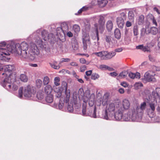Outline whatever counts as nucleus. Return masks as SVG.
Here are the masks:
<instances>
[{
    "label": "nucleus",
    "instance_id": "obj_41",
    "mask_svg": "<svg viewBox=\"0 0 160 160\" xmlns=\"http://www.w3.org/2000/svg\"><path fill=\"white\" fill-rule=\"evenodd\" d=\"M99 77V76L98 74L97 73H93L91 77V78L92 79L95 80L97 79H98Z\"/></svg>",
    "mask_w": 160,
    "mask_h": 160
},
{
    "label": "nucleus",
    "instance_id": "obj_5",
    "mask_svg": "<svg viewBox=\"0 0 160 160\" xmlns=\"http://www.w3.org/2000/svg\"><path fill=\"white\" fill-rule=\"evenodd\" d=\"M13 42L8 44L6 46V42H0V58L2 60L6 61L8 60L10 58L8 56L10 54V53H12V51H9V49H12L13 46Z\"/></svg>",
    "mask_w": 160,
    "mask_h": 160
},
{
    "label": "nucleus",
    "instance_id": "obj_17",
    "mask_svg": "<svg viewBox=\"0 0 160 160\" xmlns=\"http://www.w3.org/2000/svg\"><path fill=\"white\" fill-rule=\"evenodd\" d=\"M128 76L132 79L135 78L139 79L140 78V74L138 72H137L136 73H133L132 72H130L128 74Z\"/></svg>",
    "mask_w": 160,
    "mask_h": 160
},
{
    "label": "nucleus",
    "instance_id": "obj_59",
    "mask_svg": "<svg viewBox=\"0 0 160 160\" xmlns=\"http://www.w3.org/2000/svg\"><path fill=\"white\" fill-rule=\"evenodd\" d=\"M92 73V70H89L87 71H86V75L88 76H89L91 75Z\"/></svg>",
    "mask_w": 160,
    "mask_h": 160
},
{
    "label": "nucleus",
    "instance_id": "obj_52",
    "mask_svg": "<svg viewBox=\"0 0 160 160\" xmlns=\"http://www.w3.org/2000/svg\"><path fill=\"white\" fill-rule=\"evenodd\" d=\"M120 85L124 88H127L128 87V84L125 82H121Z\"/></svg>",
    "mask_w": 160,
    "mask_h": 160
},
{
    "label": "nucleus",
    "instance_id": "obj_21",
    "mask_svg": "<svg viewBox=\"0 0 160 160\" xmlns=\"http://www.w3.org/2000/svg\"><path fill=\"white\" fill-rule=\"evenodd\" d=\"M106 27L108 30L110 31L113 28V24L111 20L107 21L106 24Z\"/></svg>",
    "mask_w": 160,
    "mask_h": 160
},
{
    "label": "nucleus",
    "instance_id": "obj_2",
    "mask_svg": "<svg viewBox=\"0 0 160 160\" xmlns=\"http://www.w3.org/2000/svg\"><path fill=\"white\" fill-rule=\"evenodd\" d=\"M13 47L12 49L10 48L9 50L16 55H20L21 59L23 61L28 59L33 60L39 53L37 46L34 43L30 44L29 50L28 45L25 42L21 44L13 43Z\"/></svg>",
    "mask_w": 160,
    "mask_h": 160
},
{
    "label": "nucleus",
    "instance_id": "obj_4",
    "mask_svg": "<svg viewBox=\"0 0 160 160\" xmlns=\"http://www.w3.org/2000/svg\"><path fill=\"white\" fill-rule=\"evenodd\" d=\"M110 101H82V115L84 116H88L93 118H97V112H99L98 109L104 106L105 107L106 110L108 102Z\"/></svg>",
    "mask_w": 160,
    "mask_h": 160
},
{
    "label": "nucleus",
    "instance_id": "obj_36",
    "mask_svg": "<svg viewBox=\"0 0 160 160\" xmlns=\"http://www.w3.org/2000/svg\"><path fill=\"white\" fill-rule=\"evenodd\" d=\"M73 29L74 32L76 33L80 31V28L79 26L76 24H75L73 26Z\"/></svg>",
    "mask_w": 160,
    "mask_h": 160
},
{
    "label": "nucleus",
    "instance_id": "obj_50",
    "mask_svg": "<svg viewBox=\"0 0 160 160\" xmlns=\"http://www.w3.org/2000/svg\"><path fill=\"white\" fill-rule=\"evenodd\" d=\"M18 88V86L15 84H13V83H12V90H13V91H16L17 90Z\"/></svg>",
    "mask_w": 160,
    "mask_h": 160
},
{
    "label": "nucleus",
    "instance_id": "obj_18",
    "mask_svg": "<svg viewBox=\"0 0 160 160\" xmlns=\"http://www.w3.org/2000/svg\"><path fill=\"white\" fill-rule=\"evenodd\" d=\"M61 29L64 34L67 32L68 31V26L66 22H63L61 25Z\"/></svg>",
    "mask_w": 160,
    "mask_h": 160
},
{
    "label": "nucleus",
    "instance_id": "obj_53",
    "mask_svg": "<svg viewBox=\"0 0 160 160\" xmlns=\"http://www.w3.org/2000/svg\"><path fill=\"white\" fill-rule=\"evenodd\" d=\"M88 8V7H83L78 11V13L79 14L81 13L82 11L87 10Z\"/></svg>",
    "mask_w": 160,
    "mask_h": 160
},
{
    "label": "nucleus",
    "instance_id": "obj_45",
    "mask_svg": "<svg viewBox=\"0 0 160 160\" xmlns=\"http://www.w3.org/2000/svg\"><path fill=\"white\" fill-rule=\"evenodd\" d=\"M110 97V94L108 93H106L103 96V99H104V100H108L109 98Z\"/></svg>",
    "mask_w": 160,
    "mask_h": 160
},
{
    "label": "nucleus",
    "instance_id": "obj_60",
    "mask_svg": "<svg viewBox=\"0 0 160 160\" xmlns=\"http://www.w3.org/2000/svg\"><path fill=\"white\" fill-rule=\"evenodd\" d=\"M80 61L81 63L82 64L85 63L86 62V60L83 58H81L80 60Z\"/></svg>",
    "mask_w": 160,
    "mask_h": 160
},
{
    "label": "nucleus",
    "instance_id": "obj_1",
    "mask_svg": "<svg viewBox=\"0 0 160 160\" xmlns=\"http://www.w3.org/2000/svg\"><path fill=\"white\" fill-rule=\"evenodd\" d=\"M157 104L155 101L148 103L145 101L132 108L127 114H123L124 112L130 107L129 101H110L108 102L102 117L107 120L140 122L144 111L145 110L148 115L153 113Z\"/></svg>",
    "mask_w": 160,
    "mask_h": 160
},
{
    "label": "nucleus",
    "instance_id": "obj_49",
    "mask_svg": "<svg viewBox=\"0 0 160 160\" xmlns=\"http://www.w3.org/2000/svg\"><path fill=\"white\" fill-rule=\"evenodd\" d=\"M127 12L125 10L122 11L120 13V15L121 17H122L123 18H125L126 17V14Z\"/></svg>",
    "mask_w": 160,
    "mask_h": 160
},
{
    "label": "nucleus",
    "instance_id": "obj_11",
    "mask_svg": "<svg viewBox=\"0 0 160 160\" xmlns=\"http://www.w3.org/2000/svg\"><path fill=\"white\" fill-rule=\"evenodd\" d=\"M82 40L83 49L86 50L88 46L90 44V39L89 34L83 33L82 36Z\"/></svg>",
    "mask_w": 160,
    "mask_h": 160
},
{
    "label": "nucleus",
    "instance_id": "obj_8",
    "mask_svg": "<svg viewBox=\"0 0 160 160\" xmlns=\"http://www.w3.org/2000/svg\"><path fill=\"white\" fill-rule=\"evenodd\" d=\"M12 76L9 75L2 82V85L5 89L9 91H11L12 86V83L15 81L14 78H12Z\"/></svg>",
    "mask_w": 160,
    "mask_h": 160
},
{
    "label": "nucleus",
    "instance_id": "obj_51",
    "mask_svg": "<svg viewBox=\"0 0 160 160\" xmlns=\"http://www.w3.org/2000/svg\"><path fill=\"white\" fill-rule=\"evenodd\" d=\"M155 102H157V104H158V106L157 108V111L158 113L160 114V101H159L158 102H157V101H155ZM157 105H156V106Z\"/></svg>",
    "mask_w": 160,
    "mask_h": 160
},
{
    "label": "nucleus",
    "instance_id": "obj_26",
    "mask_svg": "<svg viewBox=\"0 0 160 160\" xmlns=\"http://www.w3.org/2000/svg\"><path fill=\"white\" fill-rule=\"evenodd\" d=\"M144 17L143 15L139 16L137 20L138 24L140 25H142L144 22Z\"/></svg>",
    "mask_w": 160,
    "mask_h": 160
},
{
    "label": "nucleus",
    "instance_id": "obj_3",
    "mask_svg": "<svg viewBox=\"0 0 160 160\" xmlns=\"http://www.w3.org/2000/svg\"><path fill=\"white\" fill-rule=\"evenodd\" d=\"M40 102L48 104L57 109L69 112H72L74 109L76 111L81 109V105H83L82 101H58L55 102L54 101H40Z\"/></svg>",
    "mask_w": 160,
    "mask_h": 160
},
{
    "label": "nucleus",
    "instance_id": "obj_48",
    "mask_svg": "<svg viewBox=\"0 0 160 160\" xmlns=\"http://www.w3.org/2000/svg\"><path fill=\"white\" fill-rule=\"evenodd\" d=\"M78 94L80 95L82 97H83L84 95L83 89L82 88H80L78 91Z\"/></svg>",
    "mask_w": 160,
    "mask_h": 160
},
{
    "label": "nucleus",
    "instance_id": "obj_9",
    "mask_svg": "<svg viewBox=\"0 0 160 160\" xmlns=\"http://www.w3.org/2000/svg\"><path fill=\"white\" fill-rule=\"evenodd\" d=\"M155 75V74L152 71H147L144 74V78L143 79V82H156V79L154 78Z\"/></svg>",
    "mask_w": 160,
    "mask_h": 160
},
{
    "label": "nucleus",
    "instance_id": "obj_10",
    "mask_svg": "<svg viewBox=\"0 0 160 160\" xmlns=\"http://www.w3.org/2000/svg\"><path fill=\"white\" fill-rule=\"evenodd\" d=\"M67 85L66 82H63L61 87L59 88H56L55 86H53V90L56 92L55 96L57 98H59L61 97L62 92L67 89Z\"/></svg>",
    "mask_w": 160,
    "mask_h": 160
},
{
    "label": "nucleus",
    "instance_id": "obj_40",
    "mask_svg": "<svg viewBox=\"0 0 160 160\" xmlns=\"http://www.w3.org/2000/svg\"><path fill=\"white\" fill-rule=\"evenodd\" d=\"M107 66L105 65L102 64L97 66V68L99 69L102 70H107Z\"/></svg>",
    "mask_w": 160,
    "mask_h": 160
},
{
    "label": "nucleus",
    "instance_id": "obj_32",
    "mask_svg": "<svg viewBox=\"0 0 160 160\" xmlns=\"http://www.w3.org/2000/svg\"><path fill=\"white\" fill-rule=\"evenodd\" d=\"M128 29L126 28L125 30V38L127 39L128 38H130L131 35V33H129L128 32Z\"/></svg>",
    "mask_w": 160,
    "mask_h": 160
},
{
    "label": "nucleus",
    "instance_id": "obj_13",
    "mask_svg": "<svg viewBox=\"0 0 160 160\" xmlns=\"http://www.w3.org/2000/svg\"><path fill=\"white\" fill-rule=\"evenodd\" d=\"M52 89V86L49 85H47L45 87L44 91L47 94V96L46 100H53V96L52 94H51Z\"/></svg>",
    "mask_w": 160,
    "mask_h": 160
},
{
    "label": "nucleus",
    "instance_id": "obj_23",
    "mask_svg": "<svg viewBox=\"0 0 160 160\" xmlns=\"http://www.w3.org/2000/svg\"><path fill=\"white\" fill-rule=\"evenodd\" d=\"M128 72L125 71H124L121 72L119 74V75L117 77V79H118L119 78H125L127 76L128 74Z\"/></svg>",
    "mask_w": 160,
    "mask_h": 160
},
{
    "label": "nucleus",
    "instance_id": "obj_64",
    "mask_svg": "<svg viewBox=\"0 0 160 160\" xmlns=\"http://www.w3.org/2000/svg\"><path fill=\"white\" fill-rule=\"evenodd\" d=\"M118 92L120 93H123L124 92V89L122 88H120L118 90Z\"/></svg>",
    "mask_w": 160,
    "mask_h": 160
},
{
    "label": "nucleus",
    "instance_id": "obj_42",
    "mask_svg": "<svg viewBox=\"0 0 160 160\" xmlns=\"http://www.w3.org/2000/svg\"><path fill=\"white\" fill-rule=\"evenodd\" d=\"M151 19L153 24L155 26H158V24L156 20L155 19L154 16L152 15H151Z\"/></svg>",
    "mask_w": 160,
    "mask_h": 160
},
{
    "label": "nucleus",
    "instance_id": "obj_29",
    "mask_svg": "<svg viewBox=\"0 0 160 160\" xmlns=\"http://www.w3.org/2000/svg\"><path fill=\"white\" fill-rule=\"evenodd\" d=\"M133 32L135 36H137L138 34V28L137 25H135L133 27Z\"/></svg>",
    "mask_w": 160,
    "mask_h": 160
},
{
    "label": "nucleus",
    "instance_id": "obj_16",
    "mask_svg": "<svg viewBox=\"0 0 160 160\" xmlns=\"http://www.w3.org/2000/svg\"><path fill=\"white\" fill-rule=\"evenodd\" d=\"M117 24L118 27L120 28H122L124 24L123 19L121 17H119L117 19Z\"/></svg>",
    "mask_w": 160,
    "mask_h": 160
},
{
    "label": "nucleus",
    "instance_id": "obj_57",
    "mask_svg": "<svg viewBox=\"0 0 160 160\" xmlns=\"http://www.w3.org/2000/svg\"><path fill=\"white\" fill-rule=\"evenodd\" d=\"M153 69L156 71H160V67L154 66L153 68Z\"/></svg>",
    "mask_w": 160,
    "mask_h": 160
},
{
    "label": "nucleus",
    "instance_id": "obj_46",
    "mask_svg": "<svg viewBox=\"0 0 160 160\" xmlns=\"http://www.w3.org/2000/svg\"><path fill=\"white\" fill-rule=\"evenodd\" d=\"M149 60L152 62H155L156 61V58L155 57L150 55L148 56Z\"/></svg>",
    "mask_w": 160,
    "mask_h": 160
},
{
    "label": "nucleus",
    "instance_id": "obj_38",
    "mask_svg": "<svg viewBox=\"0 0 160 160\" xmlns=\"http://www.w3.org/2000/svg\"><path fill=\"white\" fill-rule=\"evenodd\" d=\"M37 97L39 100L42 99L44 97L43 93L38 92L37 94Z\"/></svg>",
    "mask_w": 160,
    "mask_h": 160
},
{
    "label": "nucleus",
    "instance_id": "obj_54",
    "mask_svg": "<svg viewBox=\"0 0 160 160\" xmlns=\"http://www.w3.org/2000/svg\"><path fill=\"white\" fill-rule=\"evenodd\" d=\"M86 69V66L84 65L81 67L80 71L81 72H83Z\"/></svg>",
    "mask_w": 160,
    "mask_h": 160
},
{
    "label": "nucleus",
    "instance_id": "obj_39",
    "mask_svg": "<svg viewBox=\"0 0 160 160\" xmlns=\"http://www.w3.org/2000/svg\"><path fill=\"white\" fill-rule=\"evenodd\" d=\"M142 86V84L140 82H136L134 85V87L136 89L139 88Z\"/></svg>",
    "mask_w": 160,
    "mask_h": 160
},
{
    "label": "nucleus",
    "instance_id": "obj_62",
    "mask_svg": "<svg viewBox=\"0 0 160 160\" xmlns=\"http://www.w3.org/2000/svg\"><path fill=\"white\" fill-rule=\"evenodd\" d=\"M29 65L31 66H32V67H38V65L36 63H29Z\"/></svg>",
    "mask_w": 160,
    "mask_h": 160
},
{
    "label": "nucleus",
    "instance_id": "obj_58",
    "mask_svg": "<svg viewBox=\"0 0 160 160\" xmlns=\"http://www.w3.org/2000/svg\"><path fill=\"white\" fill-rule=\"evenodd\" d=\"M132 24L131 22H130L129 21H127V22L126 23V25L127 27H130L132 26Z\"/></svg>",
    "mask_w": 160,
    "mask_h": 160
},
{
    "label": "nucleus",
    "instance_id": "obj_7",
    "mask_svg": "<svg viewBox=\"0 0 160 160\" xmlns=\"http://www.w3.org/2000/svg\"><path fill=\"white\" fill-rule=\"evenodd\" d=\"M99 17L98 24L96 23L94 25L96 29V34L98 40H99L98 33L100 32L102 33L104 31L105 22L104 18L103 16H100Z\"/></svg>",
    "mask_w": 160,
    "mask_h": 160
},
{
    "label": "nucleus",
    "instance_id": "obj_19",
    "mask_svg": "<svg viewBox=\"0 0 160 160\" xmlns=\"http://www.w3.org/2000/svg\"><path fill=\"white\" fill-rule=\"evenodd\" d=\"M14 66L13 65H6L4 68L5 70L6 71L8 72H9L13 71L14 69Z\"/></svg>",
    "mask_w": 160,
    "mask_h": 160
},
{
    "label": "nucleus",
    "instance_id": "obj_15",
    "mask_svg": "<svg viewBox=\"0 0 160 160\" xmlns=\"http://www.w3.org/2000/svg\"><path fill=\"white\" fill-rule=\"evenodd\" d=\"M34 36H36V40L35 41L36 43L39 47H42V41L39 38V36H40V29H39L37 30L36 32L33 33Z\"/></svg>",
    "mask_w": 160,
    "mask_h": 160
},
{
    "label": "nucleus",
    "instance_id": "obj_20",
    "mask_svg": "<svg viewBox=\"0 0 160 160\" xmlns=\"http://www.w3.org/2000/svg\"><path fill=\"white\" fill-rule=\"evenodd\" d=\"M137 48L142 50L144 52H150V49L147 46H144L143 45H141L137 47Z\"/></svg>",
    "mask_w": 160,
    "mask_h": 160
},
{
    "label": "nucleus",
    "instance_id": "obj_31",
    "mask_svg": "<svg viewBox=\"0 0 160 160\" xmlns=\"http://www.w3.org/2000/svg\"><path fill=\"white\" fill-rule=\"evenodd\" d=\"M151 33L153 35H156L158 32L157 28L155 27H152L151 28Z\"/></svg>",
    "mask_w": 160,
    "mask_h": 160
},
{
    "label": "nucleus",
    "instance_id": "obj_6",
    "mask_svg": "<svg viewBox=\"0 0 160 160\" xmlns=\"http://www.w3.org/2000/svg\"><path fill=\"white\" fill-rule=\"evenodd\" d=\"M34 88L31 87V86L28 85L24 88L23 95L26 98H30L32 97V95L35 94L36 91L34 90ZM23 88L21 87L18 91V97L20 98L22 97Z\"/></svg>",
    "mask_w": 160,
    "mask_h": 160
},
{
    "label": "nucleus",
    "instance_id": "obj_43",
    "mask_svg": "<svg viewBox=\"0 0 160 160\" xmlns=\"http://www.w3.org/2000/svg\"><path fill=\"white\" fill-rule=\"evenodd\" d=\"M93 54L96 55L97 56L100 57L102 59V57L103 55V51L99 52H95Z\"/></svg>",
    "mask_w": 160,
    "mask_h": 160
},
{
    "label": "nucleus",
    "instance_id": "obj_55",
    "mask_svg": "<svg viewBox=\"0 0 160 160\" xmlns=\"http://www.w3.org/2000/svg\"><path fill=\"white\" fill-rule=\"evenodd\" d=\"M70 61V59L69 58H62L61 59V61L60 62V63H62L64 62H68Z\"/></svg>",
    "mask_w": 160,
    "mask_h": 160
},
{
    "label": "nucleus",
    "instance_id": "obj_25",
    "mask_svg": "<svg viewBox=\"0 0 160 160\" xmlns=\"http://www.w3.org/2000/svg\"><path fill=\"white\" fill-rule=\"evenodd\" d=\"M98 4L101 8L105 7L108 3L107 0H101L98 1Z\"/></svg>",
    "mask_w": 160,
    "mask_h": 160
},
{
    "label": "nucleus",
    "instance_id": "obj_24",
    "mask_svg": "<svg viewBox=\"0 0 160 160\" xmlns=\"http://www.w3.org/2000/svg\"><path fill=\"white\" fill-rule=\"evenodd\" d=\"M114 36L115 38L119 39L121 36V34L120 30L118 28H116L114 31Z\"/></svg>",
    "mask_w": 160,
    "mask_h": 160
},
{
    "label": "nucleus",
    "instance_id": "obj_27",
    "mask_svg": "<svg viewBox=\"0 0 160 160\" xmlns=\"http://www.w3.org/2000/svg\"><path fill=\"white\" fill-rule=\"evenodd\" d=\"M20 79L21 81L24 82H26L28 81L27 76L24 74H21L20 76Z\"/></svg>",
    "mask_w": 160,
    "mask_h": 160
},
{
    "label": "nucleus",
    "instance_id": "obj_61",
    "mask_svg": "<svg viewBox=\"0 0 160 160\" xmlns=\"http://www.w3.org/2000/svg\"><path fill=\"white\" fill-rule=\"evenodd\" d=\"M107 70H109L110 71H113L114 70V69H113V68H112L111 67H108V66H107Z\"/></svg>",
    "mask_w": 160,
    "mask_h": 160
},
{
    "label": "nucleus",
    "instance_id": "obj_63",
    "mask_svg": "<svg viewBox=\"0 0 160 160\" xmlns=\"http://www.w3.org/2000/svg\"><path fill=\"white\" fill-rule=\"evenodd\" d=\"M67 35L68 37H71L72 36L73 34L71 32H69L67 33Z\"/></svg>",
    "mask_w": 160,
    "mask_h": 160
},
{
    "label": "nucleus",
    "instance_id": "obj_34",
    "mask_svg": "<svg viewBox=\"0 0 160 160\" xmlns=\"http://www.w3.org/2000/svg\"><path fill=\"white\" fill-rule=\"evenodd\" d=\"M60 78L59 77H56L54 78V83L55 85V86H58L60 84Z\"/></svg>",
    "mask_w": 160,
    "mask_h": 160
},
{
    "label": "nucleus",
    "instance_id": "obj_22",
    "mask_svg": "<svg viewBox=\"0 0 160 160\" xmlns=\"http://www.w3.org/2000/svg\"><path fill=\"white\" fill-rule=\"evenodd\" d=\"M49 64L52 68L55 69H58L60 68L59 65H58V63L56 61H54L52 62H50Z\"/></svg>",
    "mask_w": 160,
    "mask_h": 160
},
{
    "label": "nucleus",
    "instance_id": "obj_35",
    "mask_svg": "<svg viewBox=\"0 0 160 160\" xmlns=\"http://www.w3.org/2000/svg\"><path fill=\"white\" fill-rule=\"evenodd\" d=\"M42 82L41 80L40 79H38L36 81V86L37 88H40L42 85Z\"/></svg>",
    "mask_w": 160,
    "mask_h": 160
},
{
    "label": "nucleus",
    "instance_id": "obj_37",
    "mask_svg": "<svg viewBox=\"0 0 160 160\" xmlns=\"http://www.w3.org/2000/svg\"><path fill=\"white\" fill-rule=\"evenodd\" d=\"M50 82V79L47 76H45L44 77L43 80V83L44 85L48 84Z\"/></svg>",
    "mask_w": 160,
    "mask_h": 160
},
{
    "label": "nucleus",
    "instance_id": "obj_33",
    "mask_svg": "<svg viewBox=\"0 0 160 160\" xmlns=\"http://www.w3.org/2000/svg\"><path fill=\"white\" fill-rule=\"evenodd\" d=\"M65 91V94L66 95V100H69L70 96V91L69 89L68 90V88L66 90H64Z\"/></svg>",
    "mask_w": 160,
    "mask_h": 160
},
{
    "label": "nucleus",
    "instance_id": "obj_30",
    "mask_svg": "<svg viewBox=\"0 0 160 160\" xmlns=\"http://www.w3.org/2000/svg\"><path fill=\"white\" fill-rule=\"evenodd\" d=\"M116 53L115 52H108L107 55V59H110L112 58V57H114Z\"/></svg>",
    "mask_w": 160,
    "mask_h": 160
},
{
    "label": "nucleus",
    "instance_id": "obj_47",
    "mask_svg": "<svg viewBox=\"0 0 160 160\" xmlns=\"http://www.w3.org/2000/svg\"><path fill=\"white\" fill-rule=\"evenodd\" d=\"M106 42L108 43H110L111 40V37L110 35H106L105 37Z\"/></svg>",
    "mask_w": 160,
    "mask_h": 160
},
{
    "label": "nucleus",
    "instance_id": "obj_12",
    "mask_svg": "<svg viewBox=\"0 0 160 160\" xmlns=\"http://www.w3.org/2000/svg\"><path fill=\"white\" fill-rule=\"evenodd\" d=\"M41 33L42 39L44 41H48L50 40L52 41L54 39L53 35L51 33L48 34V32L46 30H43L42 32L40 31V34Z\"/></svg>",
    "mask_w": 160,
    "mask_h": 160
},
{
    "label": "nucleus",
    "instance_id": "obj_14",
    "mask_svg": "<svg viewBox=\"0 0 160 160\" xmlns=\"http://www.w3.org/2000/svg\"><path fill=\"white\" fill-rule=\"evenodd\" d=\"M156 92L153 91L152 93V95L149 97L150 100H160V88H156Z\"/></svg>",
    "mask_w": 160,
    "mask_h": 160
},
{
    "label": "nucleus",
    "instance_id": "obj_44",
    "mask_svg": "<svg viewBox=\"0 0 160 160\" xmlns=\"http://www.w3.org/2000/svg\"><path fill=\"white\" fill-rule=\"evenodd\" d=\"M108 52L106 51H103V55L102 57V59L107 60V59Z\"/></svg>",
    "mask_w": 160,
    "mask_h": 160
},
{
    "label": "nucleus",
    "instance_id": "obj_28",
    "mask_svg": "<svg viewBox=\"0 0 160 160\" xmlns=\"http://www.w3.org/2000/svg\"><path fill=\"white\" fill-rule=\"evenodd\" d=\"M134 14L132 11H129L128 13V17L129 20L133 21L134 19Z\"/></svg>",
    "mask_w": 160,
    "mask_h": 160
},
{
    "label": "nucleus",
    "instance_id": "obj_56",
    "mask_svg": "<svg viewBox=\"0 0 160 160\" xmlns=\"http://www.w3.org/2000/svg\"><path fill=\"white\" fill-rule=\"evenodd\" d=\"M109 75L112 77H115L118 75V74L116 72H113L110 73Z\"/></svg>",
    "mask_w": 160,
    "mask_h": 160
}]
</instances>
